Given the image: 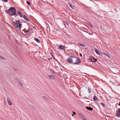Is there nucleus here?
<instances>
[{"label": "nucleus", "instance_id": "obj_33", "mask_svg": "<svg viewBox=\"0 0 120 120\" xmlns=\"http://www.w3.org/2000/svg\"><path fill=\"white\" fill-rule=\"evenodd\" d=\"M117 110L118 111V112H120V108H119Z\"/></svg>", "mask_w": 120, "mask_h": 120}, {"label": "nucleus", "instance_id": "obj_23", "mask_svg": "<svg viewBox=\"0 0 120 120\" xmlns=\"http://www.w3.org/2000/svg\"><path fill=\"white\" fill-rule=\"evenodd\" d=\"M0 59H2L3 60H5V58L3 57V56H2L1 55H0Z\"/></svg>", "mask_w": 120, "mask_h": 120}, {"label": "nucleus", "instance_id": "obj_15", "mask_svg": "<svg viewBox=\"0 0 120 120\" xmlns=\"http://www.w3.org/2000/svg\"><path fill=\"white\" fill-rule=\"evenodd\" d=\"M34 40L36 41L38 43H40V41L39 39L37 38H34Z\"/></svg>", "mask_w": 120, "mask_h": 120}, {"label": "nucleus", "instance_id": "obj_32", "mask_svg": "<svg viewBox=\"0 0 120 120\" xmlns=\"http://www.w3.org/2000/svg\"><path fill=\"white\" fill-rule=\"evenodd\" d=\"M51 56H52L54 59H55V57L53 55V54L52 53H51Z\"/></svg>", "mask_w": 120, "mask_h": 120}, {"label": "nucleus", "instance_id": "obj_37", "mask_svg": "<svg viewBox=\"0 0 120 120\" xmlns=\"http://www.w3.org/2000/svg\"><path fill=\"white\" fill-rule=\"evenodd\" d=\"M5 12L7 13L8 14V10H5Z\"/></svg>", "mask_w": 120, "mask_h": 120}, {"label": "nucleus", "instance_id": "obj_3", "mask_svg": "<svg viewBox=\"0 0 120 120\" xmlns=\"http://www.w3.org/2000/svg\"><path fill=\"white\" fill-rule=\"evenodd\" d=\"M88 59L90 60L91 61L93 62H96L97 60V59H95L92 56L89 57Z\"/></svg>", "mask_w": 120, "mask_h": 120}, {"label": "nucleus", "instance_id": "obj_30", "mask_svg": "<svg viewBox=\"0 0 120 120\" xmlns=\"http://www.w3.org/2000/svg\"><path fill=\"white\" fill-rule=\"evenodd\" d=\"M26 3L29 5H30V3L29 2L27 1Z\"/></svg>", "mask_w": 120, "mask_h": 120}, {"label": "nucleus", "instance_id": "obj_27", "mask_svg": "<svg viewBox=\"0 0 120 120\" xmlns=\"http://www.w3.org/2000/svg\"><path fill=\"white\" fill-rule=\"evenodd\" d=\"M43 97L45 100H47L48 99L45 96H43Z\"/></svg>", "mask_w": 120, "mask_h": 120}, {"label": "nucleus", "instance_id": "obj_7", "mask_svg": "<svg viewBox=\"0 0 120 120\" xmlns=\"http://www.w3.org/2000/svg\"><path fill=\"white\" fill-rule=\"evenodd\" d=\"M79 116L82 119H83L84 120H86V119L84 118V116L81 114H79Z\"/></svg>", "mask_w": 120, "mask_h": 120}, {"label": "nucleus", "instance_id": "obj_14", "mask_svg": "<svg viewBox=\"0 0 120 120\" xmlns=\"http://www.w3.org/2000/svg\"><path fill=\"white\" fill-rule=\"evenodd\" d=\"M49 77L50 78L53 80L54 79V76L52 75H49Z\"/></svg>", "mask_w": 120, "mask_h": 120}, {"label": "nucleus", "instance_id": "obj_40", "mask_svg": "<svg viewBox=\"0 0 120 120\" xmlns=\"http://www.w3.org/2000/svg\"><path fill=\"white\" fill-rule=\"evenodd\" d=\"M73 113L75 115H76V113L75 112H73Z\"/></svg>", "mask_w": 120, "mask_h": 120}, {"label": "nucleus", "instance_id": "obj_9", "mask_svg": "<svg viewBox=\"0 0 120 120\" xmlns=\"http://www.w3.org/2000/svg\"><path fill=\"white\" fill-rule=\"evenodd\" d=\"M14 13H10V15L11 16H12L13 15H15V16H17V14L16 12H14Z\"/></svg>", "mask_w": 120, "mask_h": 120}, {"label": "nucleus", "instance_id": "obj_17", "mask_svg": "<svg viewBox=\"0 0 120 120\" xmlns=\"http://www.w3.org/2000/svg\"><path fill=\"white\" fill-rule=\"evenodd\" d=\"M15 79L17 80V82H18L19 85H20L22 86V85L21 82L18 80L16 78Z\"/></svg>", "mask_w": 120, "mask_h": 120}, {"label": "nucleus", "instance_id": "obj_29", "mask_svg": "<svg viewBox=\"0 0 120 120\" xmlns=\"http://www.w3.org/2000/svg\"><path fill=\"white\" fill-rule=\"evenodd\" d=\"M22 24L21 23H19V24L18 28H20Z\"/></svg>", "mask_w": 120, "mask_h": 120}, {"label": "nucleus", "instance_id": "obj_4", "mask_svg": "<svg viewBox=\"0 0 120 120\" xmlns=\"http://www.w3.org/2000/svg\"><path fill=\"white\" fill-rule=\"evenodd\" d=\"M10 11L12 12H15L16 11V9L14 7H11L10 8Z\"/></svg>", "mask_w": 120, "mask_h": 120}, {"label": "nucleus", "instance_id": "obj_20", "mask_svg": "<svg viewBox=\"0 0 120 120\" xmlns=\"http://www.w3.org/2000/svg\"><path fill=\"white\" fill-rule=\"evenodd\" d=\"M50 71L52 72V73H54V74H55V72L52 69H50Z\"/></svg>", "mask_w": 120, "mask_h": 120}, {"label": "nucleus", "instance_id": "obj_22", "mask_svg": "<svg viewBox=\"0 0 120 120\" xmlns=\"http://www.w3.org/2000/svg\"><path fill=\"white\" fill-rule=\"evenodd\" d=\"M69 5L70 6V7L72 9H74V8L73 7L72 5L71 4H70Z\"/></svg>", "mask_w": 120, "mask_h": 120}, {"label": "nucleus", "instance_id": "obj_43", "mask_svg": "<svg viewBox=\"0 0 120 120\" xmlns=\"http://www.w3.org/2000/svg\"><path fill=\"white\" fill-rule=\"evenodd\" d=\"M119 106H120V102H119Z\"/></svg>", "mask_w": 120, "mask_h": 120}, {"label": "nucleus", "instance_id": "obj_10", "mask_svg": "<svg viewBox=\"0 0 120 120\" xmlns=\"http://www.w3.org/2000/svg\"><path fill=\"white\" fill-rule=\"evenodd\" d=\"M86 108L88 110L90 111H92L93 109V108L91 107H88L86 106Z\"/></svg>", "mask_w": 120, "mask_h": 120}, {"label": "nucleus", "instance_id": "obj_18", "mask_svg": "<svg viewBox=\"0 0 120 120\" xmlns=\"http://www.w3.org/2000/svg\"><path fill=\"white\" fill-rule=\"evenodd\" d=\"M79 45L82 46V47H85V45L83 44H80V43H79Z\"/></svg>", "mask_w": 120, "mask_h": 120}, {"label": "nucleus", "instance_id": "obj_16", "mask_svg": "<svg viewBox=\"0 0 120 120\" xmlns=\"http://www.w3.org/2000/svg\"><path fill=\"white\" fill-rule=\"evenodd\" d=\"M59 47L62 50H63L64 48V46L62 45H60Z\"/></svg>", "mask_w": 120, "mask_h": 120}, {"label": "nucleus", "instance_id": "obj_19", "mask_svg": "<svg viewBox=\"0 0 120 120\" xmlns=\"http://www.w3.org/2000/svg\"><path fill=\"white\" fill-rule=\"evenodd\" d=\"M94 100L95 101H96L97 99V98L96 95L94 96L93 98Z\"/></svg>", "mask_w": 120, "mask_h": 120}, {"label": "nucleus", "instance_id": "obj_44", "mask_svg": "<svg viewBox=\"0 0 120 120\" xmlns=\"http://www.w3.org/2000/svg\"><path fill=\"white\" fill-rule=\"evenodd\" d=\"M74 115V114H73L72 115V116H73Z\"/></svg>", "mask_w": 120, "mask_h": 120}, {"label": "nucleus", "instance_id": "obj_6", "mask_svg": "<svg viewBox=\"0 0 120 120\" xmlns=\"http://www.w3.org/2000/svg\"><path fill=\"white\" fill-rule=\"evenodd\" d=\"M94 50L95 52H96L97 54L99 55H101V53L99 52L98 51L97 49L95 48Z\"/></svg>", "mask_w": 120, "mask_h": 120}, {"label": "nucleus", "instance_id": "obj_13", "mask_svg": "<svg viewBox=\"0 0 120 120\" xmlns=\"http://www.w3.org/2000/svg\"><path fill=\"white\" fill-rule=\"evenodd\" d=\"M64 23V25L66 26V25H68V26H69V24L68 22L67 21H64L63 22Z\"/></svg>", "mask_w": 120, "mask_h": 120}, {"label": "nucleus", "instance_id": "obj_21", "mask_svg": "<svg viewBox=\"0 0 120 120\" xmlns=\"http://www.w3.org/2000/svg\"><path fill=\"white\" fill-rule=\"evenodd\" d=\"M88 90L89 91V93H90L91 92V90L90 88H88Z\"/></svg>", "mask_w": 120, "mask_h": 120}, {"label": "nucleus", "instance_id": "obj_26", "mask_svg": "<svg viewBox=\"0 0 120 120\" xmlns=\"http://www.w3.org/2000/svg\"><path fill=\"white\" fill-rule=\"evenodd\" d=\"M104 54L105 55H106L107 56V57H109V58H110L109 57V56L106 53H105V52H104Z\"/></svg>", "mask_w": 120, "mask_h": 120}, {"label": "nucleus", "instance_id": "obj_36", "mask_svg": "<svg viewBox=\"0 0 120 120\" xmlns=\"http://www.w3.org/2000/svg\"><path fill=\"white\" fill-rule=\"evenodd\" d=\"M79 55H80V56L81 57H82V54L81 53H80L79 54Z\"/></svg>", "mask_w": 120, "mask_h": 120}, {"label": "nucleus", "instance_id": "obj_24", "mask_svg": "<svg viewBox=\"0 0 120 120\" xmlns=\"http://www.w3.org/2000/svg\"><path fill=\"white\" fill-rule=\"evenodd\" d=\"M87 24H88L90 26H91L92 27H93V26H92V25L91 24V23H90V22H88V23H87Z\"/></svg>", "mask_w": 120, "mask_h": 120}, {"label": "nucleus", "instance_id": "obj_2", "mask_svg": "<svg viewBox=\"0 0 120 120\" xmlns=\"http://www.w3.org/2000/svg\"><path fill=\"white\" fill-rule=\"evenodd\" d=\"M75 61V62L73 63L76 65H78L81 63V61L80 59L79 58H77L75 56L74 61Z\"/></svg>", "mask_w": 120, "mask_h": 120}, {"label": "nucleus", "instance_id": "obj_35", "mask_svg": "<svg viewBox=\"0 0 120 120\" xmlns=\"http://www.w3.org/2000/svg\"><path fill=\"white\" fill-rule=\"evenodd\" d=\"M10 11V8L8 9V14H9Z\"/></svg>", "mask_w": 120, "mask_h": 120}, {"label": "nucleus", "instance_id": "obj_8", "mask_svg": "<svg viewBox=\"0 0 120 120\" xmlns=\"http://www.w3.org/2000/svg\"><path fill=\"white\" fill-rule=\"evenodd\" d=\"M20 21L19 20H18L16 21V24L15 25V27L17 28H18V25L20 23Z\"/></svg>", "mask_w": 120, "mask_h": 120}, {"label": "nucleus", "instance_id": "obj_12", "mask_svg": "<svg viewBox=\"0 0 120 120\" xmlns=\"http://www.w3.org/2000/svg\"><path fill=\"white\" fill-rule=\"evenodd\" d=\"M116 116H117L118 117H120V112H118L117 110L116 111Z\"/></svg>", "mask_w": 120, "mask_h": 120}, {"label": "nucleus", "instance_id": "obj_1", "mask_svg": "<svg viewBox=\"0 0 120 120\" xmlns=\"http://www.w3.org/2000/svg\"><path fill=\"white\" fill-rule=\"evenodd\" d=\"M75 56H69L67 60V61L69 63L74 62Z\"/></svg>", "mask_w": 120, "mask_h": 120}, {"label": "nucleus", "instance_id": "obj_39", "mask_svg": "<svg viewBox=\"0 0 120 120\" xmlns=\"http://www.w3.org/2000/svg\"><path fill=\"white\" fill-rule=\"evenodd\" d=\"M28 31H27V30H26V31H25V33H28Z\"/></svg>", "mask_w": 120, "mask_h": 120}, {"label": "nucleus", "instance_id": "obj_38", "mask_svg": "<svg viewBox=\"0 0 120 120\" xmlns=\"http://www.w3.org/2000/svg\"><path fill=\"white\" fill-rule=\"evenodd\" d=\"M28 34H24V35H25V36H27L28 35Z\"/></svg>", "mask_w": 120, "mask_h": 120}, {"label": "nucleus", "instance_id": "obj_5", "mask_svg": "<svg viewBox=\"0 0 120 120\" xmlns=\"http://www.w3.org/2000/svg\"><path fill=\"white\" fill-rule=\"evenodd\" d=\"M7 99L8 104L10 105H11L12 103L9 98L7 97Z\"/></svg>", "mask_w": 120, "mask_h": 120}, {"label": "nucleus", "instance_id": "obj_28", "mask_svg": "<svg viewBox=\"0 0 120 120\" xmlns=\"http://www.w3.org/2000/svg\"><path fill=\"white\" fill-rule=\"evenodd\" d=\"M101 104L104 107L105 106V105L104 103H101Z\"/></svg>", "mask_w": 120, "mask_h": 120}, {"label": "nucleus", "instance_id": "obj_31", "mask_svg": "<svg viewBox=\"0 0 120 120\" xmlns=\"http://www.w3.org/2000/svg\"><path fill=\"white\" fill-rule=\"evenodd\" d=\"M19 16H20L22 17V14H21V13L20 14H19Z\"/></svg>", "mask_w": 120, "mask_h": 120}, {"label": "nucleus", "instance_id": "obj_41", "mask_svg": "<svg viewBox=\"0 0 120 120\" xmlns=\"http://www.w3.org/2000/svg\"><path fill=\"white\" fill-rule=\"evenodd\" d=\"M30 28H29L28 30H27V31H28V32H29V31H30Z\"/></svg>", "mask_w": 120, "mask_h": 120}, {"label": "nucleus", "instance_id": "obj_11", "mask_svg": "<svg viewBox=\"0 0 120 120\" xmlns=\"http://www.w3.org/2000/svg\"><path fill=\"white\" fill-rule=\"evenodd\" d=\"M23 17L24 19L26 21H30V20L26 16V15H24L23 16Z\"/></svg>", "mask_w": 120, "mask_h": 120}, {"label": "nucleus", "instance_id": "obj_34", "mask_svg": "<svg viewBox=\"0 0 120 120\" xmlns=\"http://www.w3.org/2000/svg\"><path fill=\"white\" fill-rule=\"evenodd\" d=\"M17 11V12L19 14H20L21 13L19 11Z\"/></svg>", "mask_w": 120, "mask_h": 120}, {"label": "nucleus", "instance_id": "obj_25", "mask_svg": "<svg viewBox=\"0 0 120 120\" xmlns=\"http://www.w3.org/2000/svg\"><path fill=\"white\" fill-rule=\"evenodd\" d=\"M12 24L15 27L16 23L15 22L13 21Z\"/></svg>", "mask_w": 120, "mask_h": 120}, {"label": "nucleus", "instance_id": "obj_42", "mask_svg": "<svg viewBox=\"0 0 120 120\" xmlns=\"http://www.w3.org/2000/svg\"><path fill=\"white\" fill-rule=\"evenodd\" d=\"M87 99H88L89 100H91L90 99H88V98H87Z\"/></svg>", "mask_w": 120, "mask_h": 120}]
</instances>
